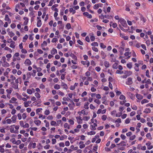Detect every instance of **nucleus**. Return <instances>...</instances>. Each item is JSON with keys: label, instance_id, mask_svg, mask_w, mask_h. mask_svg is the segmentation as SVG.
<instances>
[{"label": "nucleus", "instance_id": "obj_20", "mask_svg": "<svg viewBox=\"0 0 153 153\" xmlns=\"http://www.w3.org/2000/svg\"><path fill=\"white\" fill-rule=\"evenodd\" d=\"M135 66L134 67V69L135 71H139V65L137 63H136L135 64Z\"/></svg>", "mask_w": 153, "mask_h": 153}, {"label": "nucleus", "instance_id": "obj_15", "mask_svg": "<svg viewBox=\"0 0 153 153\" xmlns=\"http://www.w3.org/2000/svg\"><path fill=\"white\" fill-rule=\"evenodd\" d=\"M57 53V50L54 48H53L51 51V53L52 55H54Z\"/></svg>", "mask_w": 153, "mask_h": 153}, {"label": "nucleus", "instance_id": "obj_19", "mask_svg": "<svg viewBox=\"0 0 153 153\" xmlns=\"http://www.w3.org/2000/svg\"><path fill=\"white\" fill-rule=\"evenodd\" d=\"M24 63L25 65H29L31 64V61L29 59H27L25 60Z\"/></svg>", "mask_w": 153, "mask_h": 153}, {"label": "nucleus", "instance_id": "obj_28", "mask_svg": "<svg viewBox=\"0 0 153 153\" xmlns=\"http://www.w3.org/2000/svg\"><path fill=\"white\" fill-rule=\"evenodd\" d=\"M99 135H96L95 137L93 138L92 139L91 142L92 143H94L96 141L97 139L99 137Z\"/></svg>", "mask_w": 153, "mask_h": 153}, {"label": "nucleus", "instance_id": "obj_24", "mask_svg": "<svg viewBox=\"0 0 153 153\" xmlns=\"http://www.w3.org/2000/svg\"><path fill=\"white\" fill-rule=\"evenodd\" d=\"M34 122L37 126H39L40 125L41 122L40 120H38L34 121Z\"/></svg>", "mask_w": 153, "mask_h": 153}, {"label": "nucleus", "instance_id": "obj_48", "mask_svg": "<svg viewBox=\"0 0 153 153\" xmlns=\"http://www.w3.org/2000/svg\"><path fill=\"white\" fill-rule=\"evenodd\" d=\"M16 95L18 99L20 100L22 99V97L21 95L19 94L18 93H16Z\"/></svg>", "mask_w": 153, "mask_h": 153}, {"label": "nucleus", "instance_id": "obj_37", "mask_svg": "<svg viewBox=\"0 0 153 153\" xmlns=\"http://www.w3.org/2000/svg\"><path fill=\"white\" fill-rule=\"evenodd\" d=\"M96 133L95 131H91L90 132H88L87 133V134L88 135H94Z\"/></svg>", "mask_w": 153, "mask_h": 153}, {"label": "nucleus", "instance_id": "obj_35", "mask_svg": "<svg viewBox=\"0 0 153 153\" xmlns=\"http://www.w3.org/2000/svg\"><path fill=\"white\" fill-rule=\"evenodd\" d=\"M128 95L130 97L131 99L133 100L134 99V96L133 94L130 92H129L128 93Z\"/></svg>", "mask_w": 153, "mask_h": 153}, {"label": "nucleus", "instance_id": "obj_41", "mask_svg": "<svg viewBox=\"0 0 153 153\" xmlns=\"http://www.w3.org/2000/svg\"><path fill=\"white\" fill-rule=\"evenodd\" d=\"M68 106L69 107L70 110H73L74 109V106H73L71 104L69 103Z\"/></svg>", "mask_w": 153, "mask_h": 153}, {"label": "nucleus", "instance_id": "obj_18", "mask_svg": "<svg viewBox=\"0 0 153 153\" xmlns=\"http://www.w3.org/2000/svg\"><path fill=\"white\" fill-rule=\"evenodd\" d=\"M124 74L128 76H130L132 74V72L130 71H126Z\"/></svg>", "mask_w": 153, "mask_h": 153}, {"label": "nucleus", "instance_id": "obj_55", "mask_svg": "<svg viewBox=\"0 0 153 153\" xmlns=\"http://www.w3.org/2000/svg\"><path fill=\"white\" fill-rule=\"evenodd\" d=\"M8 34L9 35V36H10V37H12V36H13L15 35L14 33H13L12 32L9 31L8 33Z\"/></svg>", "mask_w": 153, "mask_h": 153}, {"label": "nucleus", "instance_id": "obj_29", "mask_svg": "<svg viewBox=\"0 0 153 153\" xmlns=\"http://www.w3.org/2000/svg\"><path fill=\"white\" fill-rule=\"evenodd\" d=\"M151 110L149 108H146L143 111V112L146 113H149L151 112Z\"/></svg>", "mask_w": 153, "mask_h": 153}, {"label": "nucleus", "instance_id": "obj_12", "mask_svg": "<svg viewBox=\"0 0 153 153\" xmlns=\"http://www.w3.org/2000/svg\"><path fill=\"white\" fill-rule=\"evenodd\" d=\"M61 84V86L63 87V89L66 90L68 89V86L66 84L63 82H62Z\"/></svg>", "mask_w": 153, "mask_h": 153}, {"label": "nucleus", "instance_id": "obj_32", "mask_svg": "<svg viewBox=\"0 0 153 153\" xmlns=\"http://www.w3.org/2000/svg\"><path fill=\"white\" fill-rule=\"evenodd\" d=\"M126 66L129 69H131L132 68V64L131 62H130L127 64Z\"/></svg>", "mask_w": 153, "mask_h": 153}, {"label": "nucleus", "instance_id": "obj_60", "mask_svg": "<svg viewBox=\"0 0 153 153\" xmlns=\"http://www.w3.org/2000/svg\"><path fill=\"white\" fill-rule=\"evenodd\" d=\"M4 49L6 50L9 51L10 53H11L12 52V50L10 48H8L7 47H5L4 48Z\"/></svg>", "mask_w": 153, "mask_h": 153}, {"label": "nucleus", "instance_id": "obj_61", "mask_svg": "<svg viewBox=\"0 0 153 153\" xmlns=\"http://www.w3.org/2000/svg\"><path fill=\"white\" fill-rule=\"evenodd\" d=\"M27 117V114L26 113H23L22 115V118L23 120L25 119Z\"/></svg>", "mask_w": 153, "mask_h": 153}, {"label": "nucleus", "instance_id": "obj_34", "mask_svg": "<svg viewBox=\"0 0 153 153\" xmlns=\"http://www.w3.org/2000/svg\"><path fill=\"white\" fill-rule=\"evenodd\" d=\"M54 88L55 89L58 90L60 88V85L58 84H56L54 86Z\"/></svg>", "mask_w": 153, "mask_h": 153}, {"label": "nucleus", "instance_id": "obj_5", "mask_svg": "<svg viewBox=\"0 0 153 153\" xmlns=\"http://www.w3.org/2000/svg\"><path fill=\"white\" fill-rule=\"evenodd\" d=\"M17 100L16 98L14 97H13L9 100V102L10 103H11L17 104V103H18V102L16 101Z\"/></svg>", "mask_w": 153, "mask_h": 153}, {"label": "nucleus", "instance_id": "obj_13", "mask_svg": "<svg viewBox=\"0 0 153 153\" xmlns=\"http://www.w3.org/2000/svg\"><path fill=\"white\" fill-rule=\"evenodd\" d=\"M78 114H79V115H81V114H82L84 115H87L88 114V113L87 112H85V109H83L81 111H78Z\"/></svg>", "mask_w": 153, "mask_h": 153}, {"label": "nucleus", "instance_id": "obj_6", "mask_svg": "<svg viewBox=\"0 0 153 153\" xmlns=\"http://www.w3.org/2000/svg\"><path fill=\"white\" fill-rule=\"evenodd\" d=\"M97 125L96 123H94L93 124L91 125L90 126V128L92 130H96V127Z\"/></svg>", "mask_w": 153, "mask_h": 153}, {"label": "nucleus", "instance_id": "obj_25", "mask_svg": "<svg viewBox=\"0 0 153 153\" xmlns=\"http://www.w3.org/2000/svg\"><path fill=\"white\" fill-rule=\"evenodd\" d=\"M2 66L3 67H8L9 66V64L6 62H3L2 63Z\"/></svg>", "mask_w": 153, "mask_h": 153}, {"label": "nucleus", "instance_id": "obj_36", "mask_svg": "<svg viewBox=\"0 0 153 153\" xmlns=\"http://www.w3.org/2000/svg\"><path fill=\"white\" fill-rule=\"evenodd\" d=\"M34 95L37 98L39 99L41 97V96L39 93L38 92H36L35 93Z\"/></svg>", "mask_w": 153, "mask_h": 153}, {"label": "nucleus", "instance_id": "obj_14", "mask_svg": "<svg viewBox=\"0 0 153 153\" xmlns=\"http://www.w3.org/2000/svg\"><path fill=\"white\" fill-rule=\"evenodd\" d=\"M4 20L5 21H7L9 23H10L11 22V20L9 18L8 16L6 14L5 15V17L4 18Z\"/></svg>", "mask_w": 153, "mask_h": 153}, {"label": "nucleus", "instance_id": "obj_50", "mask_svg": "<svg viewBox=\"0 0 153 153\" xmlns=\"http://www.w3.org/2000/svg\"><path fill=\"white\" fill-rule=\"evenodd\" d=\"M10 80L13 81L16 79V77L13 75H10Z\"/></svg>", "mask_w": 153, "mask_h": 153}, {"label": "nucleus", "instance_id": "obj_63", "mask_svg": "<svg viewBox=\"0 0 153 153\" xmlns=\"http://www.w3.org/2000/svg\"><path fill=\"white\" fill-rule=\"evenodd\" d=\"M39 88L41 89H44L45 87V85L42 84L40 85L39 86Z\"/></svg>", "mask_w": 153, "mask_h": 153}, {"label": "nucleus", "instance_id": "obj_47", "mask_svg": "<svg viewBox=\"0 0 153 153\" xmlns=\"http://www.w3.org/2000/svg\"><path fill=\"white\" fill-rule=\"evenodd\" d=\"M70 12L72 13L73 14H75L76 13V11L74 10L73 8H71L69 9Z\"/></svg>", "mask_w": 153, "mask_h": 153}, {"label": "nucleus", "instance_id": "obj_64", "mask_svg": "<svg viewBox=\"0 0 153 153\" xmlns=\"http://www.w3.org/2000/svg\"><path fill=\"white\" fill-rule=\"evenodd\" d=\"M100 47L101 48H106V46L102 43H100Z\"/></svg>", "mask_w": 153, "mask_h": 153}, {"label": "nucleus", "instance_id": "obj_46", "mask_svg": "<svg viewBox=\"0 0 153 153\" xmlns=\"http://www.w3.org/2000/svg\"><path fill=\"white\" fill-rule=\"evenodd\" d=\"M131 107L132 109L134 110H136L137 109V107L135 105H131Z\"/></svg>", "mask_w": 153, "mask_h": 153}, {"label": "nucleus", "instance_id": "obj_56", "mask_svg": "<svg viewBox=\"0 0 153 153\" xmlns=\"http://www.w3.org/2000/svg\"><path fill=\"white\" fill-rule=\"evenodd\" d=\"M116 111L115 110H114L111 112V115L112 116H114L115 114L116 115Z\"/></svg>", "mask_w": 153, "mask_h": 153}, {"label": "nucleus", "instance_id": "obj_9", "mask_svg": "<svg viewBox=\"0 0 153 153\" xmlns=\"http://www.w3.org/2000/svg\"><path fill=\"white\" fill-rule=\"evenodd\" d=\"M33 73H31L30 72H28L27 74V76H30L32 75L33 76H34L36 75V70H33Z\"/></svg>", "mask_w": 153, "mask_h": 153}, {"label": "nucleus", "instance_id": "obj_30", "mask_svg": "<svg viewBox=\"0 0 153 153\" xmlns=\"http://www.w3.org/2000/svg\"><path fill=\"white\" fill-rule=\"evenodd\" d=\"M100 4H102L101 3H99L95 4L94 6V8L95 9H98L99 7H100Z\"/></svg>", "mask_w": 153, "mask_h": 153}, {"label": "nucleus", "instance_id": "obj_23", "mask_svg": "<svg viewBox=\"0 0 153 153\" xmlns=\"http://www.w3.org/2000/svg\"><path fill=\"white\" fill-rule=\"evenodd\" d=\"M104 65L105 66L106 68H108L109 67L110 64L109 62L106 61H105L104 62Z\"/></svg>", "mask_w": 153, "mask_h": 153}, {"label": "nucleus", "instance_id": "obj_8", "mask_svg": "<svg viewBox=\"0 0 153 153\" xmlns=\"http://www.w3.org/2000/svg\"><path fill=\"white\" fill-rule=\"evenodd\" d=\"M9 40H10V42H11L10 47L13 48H14L15 47V42L13 41L11 39H9Z\"/></svg>", "mask_w": 153, "mask_h": 153}, {"label": "nucleus", "instance_id": "obj_3", "mask_svg": "<svg viewBox=\"0 0 153 153\" xmlns=\"http://www.w3.org/2000/svg\"><path fill=\"white\" fill-rule=\"evenodd\" d=\"M126 83L127 85H131L133 83L132 79L131 77H128L127 79Z\"/></svg>", "mask_w": 153, "mask_h": 153}, {"label": "nucleus", "instance_id": "obj_59", "mask_svg": "<svg viewBox=\"0 0 153 153\" xmlns=\"http://www.w3.org/2000/svg\"><path fill=\"white\" fill-rule=\"evenodd\" d=\"M16 112V110L15 109H13L11 111V114L12 115H14Z\"/></svg>", "mask_w": 153, "mask_h": 153}, {"label": "nucleus", "instance_id": "obj_26", "mask_svg": "<svg viewBox=\"0 0 153 153\" xmlns=\"http://www.w3.org/2000/svg\"><path fill=\"white\" fill-rule=\"evenodd\" d=\"M89 103L88 102H86L84 104V108L86 109H88L89 108L88 105Z\"/></svg>", "mask_w": 153, "mask_h": 153}, {"label": "nucleus", "instance_id": "obj_38", "mask_svg": "<svg viewBox=\"0 0 153 153\" xmlns=\"http://www.w3.org/2000/svg\"><path fill=\"white\" fill-rule=\"evenodd\" d=\"M146 137L149 140H152V137L150 133H148L146 134Z\"/></svg>", "mask_w": 153, "mask_h": 153}, {"label": "nucleus", "instance_id": "obj_4", "mask_svg": "<svg viewBox=\"0 0 153 153\" xmlns=\"http://www.w3.org/2000/svg\"><path fill=\"white\" fill-rule=\"evenodd\" d=\"M76 119L77 120V122L78 124H80L82 123L83 119H82V118L81 117H76Z\"/></svg>", "mask_w": 153, "mask_h": 153}, {"label": "nucleus", "instance_id": "obj_62", "mask_svg": "<svg viewBox=\"0 0 153 153\" xmlns=\"http://www.w3.org/2000/svg\"><path fill=\"white\" fill-rule=\"evenodd\" d=\"M58 94L61 95V96H63L64 95V93L61 92L60 90H59L58 91Z\"/></svg>", "mask_w": 153, "mask_h": 153}, {"label": "nucleus", "instance_id": "obj_7", "mask_svg": "<svg viewBox=\"0 0 153 153\" xmlns=\"http://www.w3.org/2000/svg\"><path fill=\"white\" fill-rule=\"evenodd\" d=\"M151 143L149 141H148L146 143V145L147 146V149L149 150H150L152 149L153 146L151 145Z\"/></svg>", "mask_w": 153, "mask_h": 153}, {"label": "nucleus", "instance_id": "obj_44", "mask_svg": "<svg viewBox=\"0 0 153 153\" xmlns=\"http://www.w3.org/2000/svg\"><path fill=\"white\" fill-rule=\"evenodd\" d=\"M12 91V90L11 88H10L9 89H7L6 90V91L7 93V94H10L11 93Z\"/></svg>", "mask_w": 153, "mask_h": 153}, {"label": "nucleus", "instance_id": "obj_21", "mask_svg": "<svg viewBox=\"0 0 153 153\" xmlns=\"http://www.w3.org/2000/svg\"><path fill=\"white\" fill-rule=\"evenodd\" d=\"M14 126H15V125H11L10 126V132L12 133L15 132Z\"/></svg>", "mask_w": 153, "mask_h": 153}, {"label": "nucleus", "instance_id": "obj_40", "mask_svg": "<svg viewBox=\"0 0 153 153\" xmlns=\"http://www.w3.org/2000/svg\"><path fill=\"white\" fill-rule=\"evenodd\" d=\"M119 98L120 100H126V97H125L123 95V94H121L120 95Z\"/></svg>", "mask_w": 153, "mask_h": 153}, {"label": "nucleus", "instance_id": "obj_2", "mask_svg": "<svg viewBox=\"0 0 153 153\" xmlns=\"http://www.w3.org/2000/svg\"><path fill=\"white\" fill-rule=\"evenodd\" d=\"M117 48H118V50L119 51L120 53L121 54H122L123 53V52L124 51V45L123 44L120 47H119L118 45L117 46Z\"/></svg>", "mask_w": 153, "mask_h": 153}, {"label": "nucleus", "instance_id": "obj_22", "mask_svg": "<svg viewBox=\"0 0 153 153\" xmlns=\"http://www.w3.org/2000/svg\"><path fill=\"white\" fill-rule=\"evenodd\" d=\"M50 124L52 126H56L59 125L56 122L54 121H52L51 122Z\"/></svg>", "mask_w": 153, "mask_h": 153}, {"label": "nucleus", "instance_id": "obj_43", "mask_svg": "<svg viewBox=\"0 0 153 153\" xmlns=\"http://www.w3.org/2000/svg\"><path fill=\"white\" fill-rule=\"evenodd\" d=\"M149 102L148 100L146 99H144L142 100L141 102V103L142 104H143L145 103H148Z\"/></svg>", "mask_w": 153, "mask_h": 153}, {"label": "nucleus", "instance_id": "obj_54", "mask_svg": "<svg viewBox=\"0 0 153 153\" xmlns=\"http://www.w3.org/2000/svg\"><path fill=\"white\" fill-rule=\"evenodd\" d=\"M62 100L64 101H71V100L70 98H67V97H63L62 98Z\"/></svg>", "mask_w": 153, "mask_h": 153}, {"label": "nucleus", "instance_id": "obj_11", "mask_svg": "<svg viewBox=\"0 0 153 153\" xmlns=\"http://www.w3.org/2000/svg\"><path fill=\"white\" fill-rule=\"evenodd\" d=\"M17 116L16 115H13L11 118V120L13 121V123H15L16 122Z\"/></svg>", "mask_w": 153, "mask_h": 153}, {"label": "nucleus", "instance_id": "obj_58", "mask_svg": "<svg viewBox=\"0 0 153 153\" xmlns=\"http://www.w3.org/2000/svg\"><path fill=\"white\" fill-rule=\"evenodd\" d=\"M27 92L29 94H31L33 93L30 89H27Z\"/></svg>", "mask_w": 153, "mask_h": 153}, {"label": "nucleus", "instance_id": "obj_39", "mask_svg": "<svg viewBox=\"0 0 153 153\" xmlns=\"http://www.w3.org/2000/svg\"><path fill=\"white\" fill-rule=\"evenodd\" d=\"M90 119V117L89 116H88V117L84 116L83 117L82 119H83V120L85 121H87L89 120Z\"/></svg>", "mask_w": 153, "mask_h": 153}, {"label": "nucleus", "instance_id": "obj_31", "mask_svg": "<svg viewBox=\"0 0 153 153\" xmlns=\"http://www.w3.org/2000/svg\"><path fill=\"white\" fill-rule=\"evenodd\" d=\"M90 39L91 41H93L95 40V38L92 33L90 35Z\"/></svg>", "mask_w": 153, "mask_h": 153}, {"label": "nucleus", "instance_id": "obj_27", "mask_svg": "<svg viewBox=\"0 0 153 153\" xmlns=\"http://www.w3.org/2000/svg\"><path fill=\"white\" fill-rule=\"evenodd\" d=\"M42 25L41 21V20H39L38 21L37 23V26L38 27H40Z\"/></svg>", "mask_w": 153, "mask_h": 153}, {"label": "nucleus", "instance_id": "obj_10", "mask_svg": "<svg viewBox=\"0 0 153 153\" xmlns=\"http://www.w3.org/2000/svg\"><path fill=\"white\" fill-rule=\"evenodd\" d=\"M81 63L83 65H86L87 67L90 65V62L88 60H86L85 61H82L81 62Z\"/></svg>", "mask_w": 153, "mask_h": 153}, {"label": "nucleus", "instance_id": "obj_17", "mask_svg": "<svg viewBox=\"0 0 153 153\" xmlns=\"http://www.w3.org/2000/svg\"><path fill=\"white\" fill-rule=\"evenodd\" d=\"M136 98L139 100H141L143 99V96L140 94H137L136 95Z\"/></svg>", "mask_w": 153, "mask_h": 153}, {"label": "nucleus", "instance_id": "obj_16", "mask_svg": "<svg viewBox=\"0 0 153 153\" xmlns=\"http://www.w3.org/2000/svg\"><path fill=\"white\" fill-rule=\"evenodd\" d=\"M23 19L25 20V21L23 23V25H27L28 23L29 19L26 17H24Z\"/></svg>", "mask_w": 153, "mask_h": 153}, {"label": "nucleus", "instance_id": "obj_33", "mask_svg": "<svg viewBox=\"0 0 153 153\" xmlns=\"http://www.w3.org/2000/svg\"><path fill=\"white\" fill-rule=\"evenodd\" d=\"M118 64L116 62L114 63L112 65V68L114 69H117L118 68Z\"/></svg>", "mask_w": 153, "mask_h": 153}, {"label": "nucleus", "instance_id": "obj_52", "mask_svg": "<svg viewBox=\"0 0 153 153\" xmlns=\"http://www.w3.org/2000/svg\"><path fill=\"white\" fill-rule=\"evenodd\" d=\"M71 56L72 58L73 59H74L76 61L77 60V58L76 56L74 54H72L71 55Z\"/></svg>", "mask_w": 153, "mask_h": 153}, {"label": "nucleus", "instance_id": "obj_57", "mask_svg": "<svg viewBox=\"0 0 153 153\" xmlns=\"http://www.w3.org/2000/svg\"><path fill=\"white\" fill-rule=\"evenodd\" d=\"M122 114V113L120 112L118 113H116L115 116L117 117H120Z\"/></svg>", "mask_w": 153, "mask_h": 153}, {"label": "nucleus", "instance_id": "obj_1", "mask_svg": "<svg viewBox=\"0 0 153 153\" xmlns=\"http://www.w3.org/2000/svg\"><path fill=\"white\" fill-rule=\"evenodd\" d=\"M118 22L125 27H126L127 26V25L126 20L123 19H120L118 21Z\"/></svg>", "mask_w": 153, "mask_h": 153}, {"label": "nucleus", "instance_id": "obj_45", "mask_svg": "<svg viewBox=\"0 0 153 153\" xmlns=\"http://www.w3.org/2000/svg\"><path fill=\"white\" fill-rule=\"evenodd\" d=\"M7 120V123L8 124H11L13 123L12 121L11 120V119H8Z\"/></svg>", "mask_w": 153, "mask_h": 153}, {"label": "nucleus", "instance_id": "obj_51", "mask_svg": "<svg viewBox=\"0 0 153 153\" xmlns=\"http://www.w3.org/2000/svg\"><path fill=\"white\" fill-rule=\"evenodd\" d=\"M91 45L93 46H98V44L97 42H94L91 44Z\"/></svg>", "mask_w": 153, "mask_h": 153}, {"label": "nucleus", "instance_id": "obj_49", "mask_svg": "<svg viewBox=\"0 0 153 153\" xmlns=\"http://www.w3.org/2000/svg\"><path fill=\"white\" fill-rule=\"evenodd\" d=\"M107 118V116L106 115H103L101 117L103 121L106 120Z\"/></svg>", "mask_w": 153, "mask_h": 153}, {"label": "nucleus", "instance_id": "obj_53", "mask_svg": "<svg viewBox=\"0 0 153 153\" xmlns=\"http://www.w3.org/2000/svg\"><path fill=\"white\" fill-rule=\"evenodd\" d=\"M44 122L46 124L45 126L46 127H48L49 126V123L46 120H45L44 121Z\"/></svg>", "mask_w": 153, "mask_h": 153}, {"label": "nucleus", "instance_id": "obj_42", "mask_svg": "<svg viewBox=\"0 0 153 153\" xmlns=\"http://www.w3.org/2000/svg\"><path fill=\"white\" fill-rule=\"evenodd\" d=\"M64 127L65 128H67L68 129H69L70 128V127L68 123H65L64 125Z\"/></svg>", "mask_w": 153, "mask_h": 153}]
</instances>
